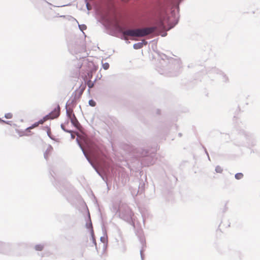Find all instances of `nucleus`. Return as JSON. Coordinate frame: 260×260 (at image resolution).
Wrapping results in <instances>:
<instances>
[{
  "label": "nucleus",
  "mask_w": 260,
  "mask_h": 260,
  "mask_svg": "<svg viewBox=\"0 0 260 260\" xmlns=\"http://www.w3.org/2000/svg\"><path fill=\"white\" fill-rule=\"evenodd\" d=\"M243 177V174L242 173H237L235 175V178L237 180L242 179Z\"/></svg>",
  "instance_id": "b1692460"
},
{
  "label": "nucleus",
  "mask_w": 260,
  "mask_h": 260,
  "mask_svg": "<svg viewBox=\"0 0 260 260\" xmlns=\"http://www.w3.org/2000/svg\"><path fill=\"white\" fill-rule=\"evenodd\" d=\"M44 247V245L42 244H37L35 246V249L37 251H42Z\"/></svg>",
  "instance_id": "4be33fe9"
},
{
  "label": "nucleus",
  "mask_w": 260,
  "mask_h": 260,
  "mask_svg": "<svg viewBox=\"0 0 260 260\" xmlns=\"http://www.w3.org/2000/svg\"><path fill=\"white\" fill-rule=\"evenodd\" d=\"M25 131H26V132H30V129H26V128Z\"/></svg>",
  "instance_id": "864d4df0"
},
{
  "label": "nucleus",
  "mask_w": 260,
  "mask_h": 260,
  "mask_svg": "<svg viewBox=\"0 0 260 260\" xmlns=\"http://www.w3.org/2000/svg\"><path fill=\"white\" fill-rule=\"evenodd\" d=\"M60 127H61V128L66 133H71L72 132V131L71 130H69V129H67L65 128L63 124H61L60 125Z\"/></svg>",
  "instance_id": "bb28decb"
},
{
  "label": "nucleus",
  "mask_w": 260,
  "mask_h": 260,
  "mask_svg": "<svg viewBox=\"0 0 260 260\" xmlns=\"http://www.w3.org/2000/svg\"><path fill=\"white\" fill-rule=\"evenodd\" d=\"M77 102V101L73 98L72 99H70L67 101L66 107H67V106H68L71 108V110L72 109L73 111V108L76 106Z\"/></svg>",
  "instance_id": "4468645a"
},
{
  "label": "nucleus",
  "mask_w": 260,
  "mask_h": 260,
  "mask_svg": "<svg viewBox=\"0 0 260 260\" xmlns=\"http://www.w3.org/2000/svg\"><path fill=\"white\" fill-rule=\"evenodd\" d=\"M79 49H80V48H79V49L78 48V49H77V50H75V51H76V52H79Z\"/></svg>",
  "instance_id": "3c124183"
},
{
  "label": "nucleus",
  "mask_w": 260,
  "mask_h": 260,
  "mask_svg": "<svg viewBox=\"0 0 260 260\" xmlns=\"http://www.w3.org/2000/svg\"><path fill=\"white\" fill-rule=\"evenodd\" d=\"M10 249V244L9 243H4L0 241V253H7Z\"/></svg>",
  "instance_id": "6e6552de"
},
{
  "label": "nucleus",
  "mask_w": 260,
  "mask_h": 260,
  "mask_svg": "<svg viewBox=\"0 0 260 260\" xmlns=\"http://www.w3.org/2000/svg\"><path fill=\"white\" fill-rule=\"evenodd\" d=\"M76 142H77V143L78 145L79 146V147H80V148L81 149V150H82V152H83V151H84V149H83V147H82V145H81V143H80V142H79V141L78 139V138H77V139H76Z\"/></svg>",
  "instance_id": "f704fd0d"
},
{
  "label": "nucleus",
  "mask_w": 260,
  "mask_h": 260,
  "mask_svg": "<svg viewBox=\"0 0 260 260\" xmlns=\"http://www.w3.org/2000/svg\"><path fill=\"white\" fill-rule=\"evenodd\" d=\"M217 78L223 83H228L229 82L228 77L221 71Z\"/></svg>",
  "instance_id": "ddd939ff"
},
{
  "label": "nucleus",
  "mask_w": 260,
  "mask_h": 260,
  "mask_svg": "<svg viewBox=\"0 0 260 260\" xmlns=\"http://www.w3.org/2000/svg\"><path fill=\"white\" fill-rule=\"evenodd\" d=\"M90 236H91V239L92 241V243L95 246H96V241H95V236H94V231H93V229H91L90 230Z\"/></svg>",
  "instance_id": "a211bd4d"
},
{
  "label": "nucleus",
  "mask_w": 260,
  "mask_h": 260,
  "mask_svg": "<svg viewBox=\"0 0 260 260\" xmlns=\"http://www.w3.org/2000/svg\"><path fill=\"white\" fill-rule=\"evenodd\" d=\"M3 119L0 118V122L3 123Z\"/></svg>",
  "instance_id": "603ef678"
},
{
  "label": "nucleus",
  "mask_w": 260,
  "mask_h": 260,
  "mask_svg": "<svg viewBox=\"0 0 260 260\" xmlns=\"http://www.w3.org/2000/svg\"><path fill=\"white\" fill-rule=\"evenodd\" d=\"M53 150V147L51 145H49L47 150L44 153V158L47 160L49 153Z\"/></svg>",
  "instance_id": "dca6fc26"
},
{
  "label": "nucleus",
  "mask_w": 260,
  "mask_h": 260,
  "mask_svg": "<svg viewBox=\"0 0 260 260\" xmlns=\"http://www.w3.org/2000/svg\"><path fill=\"white\" fill-rule=\"evenodd\" d=\"M48 136L52 140H54V137H53L51 134L50 128H48L47 132Z\"/></svg>",
  "instance_id": "473e14b6"
},
{
  "label": "nucleus",
  "mask_w": 260,
  "mask_h": 260,
  "mask_svg": "<svg viewBox=\"0 0 260 260\" xmlns=\"http://www.w3.org/2000/svg\"><path fill=\"white\" fill-rule=\"evenodd\" d=\"M136 37H144L148 35L146 29L144 28H138L135 29Z\"/></svg>",
  "instance_id": "9d476101"
},
{
  "label": "nucleus",
  "mask_w": 260,
  "mask_h": 260,
  "mask_svg": "<svg viewBox=\"0 0 260 260\" xmlns=\"http://www.w3.org/2000/svg\"><path fill=\"white\" fill-rule=\"evenodd\" d=\"M20 121L22 122H23V119H20Z\"/></svg>",
  "instance_id": "13d9d810"
},
{
  "label": "nucleus",
  "mask_w": 260,
  "mask_h": 260,
  "mask_svg": "<svg viewBox=\"0 0 260 260\" xmlns=\"http://www.w3.org/2000/svg\"><path fill=\"white\" fill-rule=\"evenodd\" d=\"M203 148H204V150H205V153L207 154V155H209V154H208V152H207V151L206 148L205 147H203Z\"/></svg>",
  "instance_id": "79ce46f5"
},
{
  "label": "nucleus",
  "mask_w": 260,
  "mask_h": 260,
  "mask_svg": "<svg viewBox=\"0 0 260 260\" xmlns=\"http://www.w3.org/2000/svg\"><path fill=\"white\" fill-rule=\"evenodd\" d=\"M183 0H171L169 12L166 13L163 18H159L156 22V25L145 28L148 35L155 31H169L174 28L179 20V4Z\"/></svg>",
  "instance_id": "f257e3e1"
},
{
  "label": "nucleus",
  "mask_w": 260,
  "mask_h": 260,
  "mask_svg": "<svg viewBox=\"0 0 260 260\" xmlns=\"http://www.w3.org/2000/svg\"><path fill=\"white\" fill-rule=\"evenodd\" d=\"M86 8H87V10H89L88 6V3H86Z\"/></svg>",
  "instance_id": "09e8293b"
},
{
  "label": "nucleus",
  "mask_w": 260,
  "mask_h": 260,
  "mask_svg": "<svg viewBox=\"0 0 260 260\" xmlns=\"http://www.w3.org/2000/svg\"><path fill=\"white\" fill-rule=\"evenodd\" d=\"M221 70L219 69L214 67L212 68L211 69H210L208 72L207 74L209 77H213L214 75H215L217 77L218 76L219 74L220 73Z\"/></svg>",
  "instance_id": "0eeeda50"
},
{
  "label": "nucleus",
  "mask_w": 260,
  "mask_h": 260,
  "mask_svg": "<svg viewBox=\"0 0 260 260\" xmlns=\"http://www.w3.org/2000/svg\"><path fill=\"white\" fill-rule=\"evenodd\" d=\"M78 27H79V29L82 31H83V30H85L87 28L86 25H85V24H78Z\"/></svg>",
  "instance_id": "393cba45"
},
{
  "label": "nucleus",
  "mask_w": 260,
  "mask_h": 260,
  "mask_svg": "<svg viewBox=\"0 0 260 260\" xmlns=\"http://www.w3.org/2000/svg\"><path fill=\"white\" fill-rule=\"evenodd\" d=\"M66 116L69 119H71L72 117V114L71 111V108L69 107V108H67V107H66Z\"/></svg>",
  "instance_id": "412c9836"
},
{
  "label": "nucleus",
  "mask_w": 260,
  "mask_h": 260,
  "mask_svg": "<svg viewBox=\"0 0 260 260\" xmlns=\"http://www.w3.org/2000/svg\"><path fill=\"white\" fill-rule=\"evenodd\" d=\"M160 111L159 109H157V114H160Z\"/></svg>",
  "instance_id": "a18cd8bd"
},
{
  "label": "nucleus",
  "mask_w": 260,
  "mask_h": 260,
  "mask_svg": "<svg viewBox=\"0 0 260 260\" xmlns=\"http://www.w3.org/2000/svg\"><path fill=\"white\" fill-rule=\"evenodd\" d=\"M4 117L6 119H11L13 117V114L11 113H6L4 115Z\"/></svg>",
  "instance_id": "cd10ccee"
},
{
  "label": "nucleus",
  "mask_w": 260,
  "mask_h": 260,
  "mask_svg": "<svg viewBox=\"0 0 260 260\" xmlns=\"http://www.w3.org/2000/svg\"><path fill=\"white\" fill-rule=\"evenodd\" d=\"M162 60L166 59L168 60L169 66L168 69L169 70V76H177L179 73V70L181 68V62L180 58L176 57L175 58L170 57L169 58L167 55L162 54L160 56Z\"/></svg>",
  "instance_id": "f03ea898"
},
{
  "label": "nucleus",
  "mask_w": 260,
  "mask_h": 260,
  "mask_svg": "<svg viewBox=\"0 0 260 260\" xmlns=\"http://www.w3.org/2000/svg\"><path fill=\"white\" fill-rule=\"evenodd\" d=\"M39 125V123L37 122H35L31 126L28 127L26 128V129H31L34 127H37Z\"/></svg>",
  "instance_id": "7c9ffc66"
},
{
  "label": "nucleus",
  "mask_w": 260,
  "mask_h": 260,
  "mask_svg": "<svg viewBox=\"0 0 260 260\" xmlns=\"http://www.w3.org/2000/svg\"><path fill=\"white\" fill-rule=\"evenodd\" d=\"M117 212L119 213V216L121 219L132 225L134 229H135L133 218L134 213L127 205L123 204L120 205Z\"/></svg>",
  "instance_id": "7ed1b4c3"
},
{
  "label": "nucleus",
  "mask_w": 260,
  "mask_h": 260,
  "mask_svg": "<svg viewBox=\"0 0 260 260\" xmlns=\"http://www.w3.org/2000/svg\"><path fill=\"white\" fill-rule=\"evenodd\" d=\"M88 216L89 220L86 222L85 226H86V228L87 229H89V231L90 232V230L91 229H93V228H92V224L91 220L90 217V214H89V212H88Z\"/></svg>",
  "instance_id": "2eb2a0df"
},
{
  "label": "nucleus",
  "mask_w": 260,
  "mask_h": 260,
  "mask_svg": "<svg viewBox=\"0 0 260 260\" xmlns=\"http://www.w3.org/2000/svg\"><path fill=\"white\" fill-rule=\"evenodd\" d=\"M45 2H46L48 4L50 5H52L51 4L48 3V2H47L46 1L44 0Z\"/></svg>",
  "instance_id": "8fccbe9b"
},
{
  "label": "nucleus",
  "mask_w": 260,
  "mask_h": 260,
  "mask_svg": "<svg viewBox=\"0 0 260 260\" xmlns=\"http://www.w3.org/2000/svg\"><path fill=\"white\" fill-rule=\"evenodd\" d=\"M65 185H63L62 186H59L58 184H55V186L56 187V188H58V190H59L60 192H61L62 193H64V190H66V186L68 185V184H66V187L64 186Z\"/></svg>",
  "instance_id": "aec40b11"
},
{
  "label": "nucleus",
  "mask_w": 260,
  "mask_h": 260,
  "mask_svg": "<svg viewBox=\"0 0 260 260\" xmlns=\"http://www.w3.org/2000/svg\"><path fill=\"white\" fill-rule=\"evenodd\" d=\"M60 112V106L58 104L56 108H54V109L53 111H52L49 114L43 117V119L45 121H46L49 119H53L56 118L59 116Z\"/></svg>",
  "instance_id": "423d86ee"
},
{
  "label": "nucleus",
  "mask_w": 260,
  "mask_h": 260,
  "mask_svg": "<svg viewBox=\"0 0 260 260\" xmlns=\"http://www.w3.org/2000/svg\"><path fill=\"white\" fill-rule=\"evenodd\" d=\"M3 123L8 124V125H12V121H6V120H3Z\"/></svg>",
  "instance_id": "e433bc0d"
},
{
  "label": "nucleus",
  "mask_w": 260,
  "mask_h": 260,
  "mask_svg": "<svg viewBox=\"0 0 260 260\" xmlns=\"http://www.w3.org/2000/svg\"><path fill=\"white\" fill-rule=\"evenodd\" d=\"M68 6V5H63V6H61V7H64V6Z\"/></svg>",
  "instance_id": "4d7b16f0"
},
{
  "label": "nucleus",
  "mask_w": 260,
  "mask_h": 260,
  "mask_svg": "<svg viewBox=\"0 0 260 260\" xmlns=\"http://www.w3.org/2000/svg\"><path fill=\"white\" fill-rule=\"evenodd\" d=\"M215 171L218 173H221L222 172V169L219 166H217L215 168Z\"/></svg>",
  "instance_id": "c756f323"
},
{
  "label": "nucleus",
  "mask_w": 260,
  "mask_h": 260,
  "mask_svg": "<svg viewBox=\"0 0 260 260\" xmlns=\"http://www.w3.org/2000/svg\"><path fill=\"white\" fill-rule=\"evenodd\" d=\"M88 104L91 107H94L96 105V102L93 100L91 99L89 100Z\"/></svg>",
  "instance_id": "a878e982"
},
{
  "label": "nucleus",
  "mask_w": 260,
  "mask_h": 260,
  "mask_svg": "<svg viewBox=\"0 0 260 260\" xmlns=\"http://www.w3.org/2000/svg\"><path fill=\"white\" fill-rule=\"evenodd\" d=\"M12 125L13 126H14V127L17 126V125H16V124H15V123H13V124H12Z\"/></svg>",
  "instance_id": "49530a36"
},
{
  "label": "nucleus",
  "mask_w": 260,
  "mask_h": 260,
  "mask_svg": "<svg viewBox=\"0 0 260 260\" xmlns=\"http://www.w3.org/2000/svg\"><path fill=\"white\" fill-rule=\"evenodd\" d=\"M125 31L127 36L136 37L135 29H129L125 30Z\"/></svg>",
  "instance_id": "f3484780"
},
{
  "label": "nucleus",
  "mask_w": 260,
  "mask_h": 260,
  "mask_svg": "<svg viewBox=\"0 0 260 260\" xmlns=\"http://www.w3.org/2000/svg\"><path fill=\"white\" fill-rule=\"evenodd\" d=\"M126 34L125 30H123L122 28H119L117 30V35L116 36L119 37L122 40H126Z\"/></svg>",
  "instance_id": "9b49d317"
},
{
  "label": "nucleus",
  "mask_w": 260,
  "mask_h": 260,
  "mask_svg": "<svg viewBox=\"0 0 260 260\" xmlns=\"http://www.w3.org/2000/svg\"><path fill=\"white\" fill-rule=\"evenodd\" d=\"M70 134H71V138H72V139H74L75 136H74L72 134V133H70Z\"/></svg>",
  "instance_id": "c03bdc74"
},
{
  "label": "nucleus",
  "mask_w": 260,
  "mask_h": 260,
  "mask_svg": "<svg viewBox=\"0 0 260 260\" xmlns=\"http://www.w3.org/2000/svg\"><path fill=\"white\" fill-rule=\"evenodd\" d=\"M85 87H83L80 90H76L72 95V96H73V99L78 101L81 96L83 91L84 90Z\"/></svg>",
  "instance_id": "1a4fd4ad"
},
{
  "label": "nucleus",
  "mask_w": 260,
  "mask_h": 260,
  "mask_svg": "<svg viewBox=\"0 0 260 260\" xmlns=\"http://www.w3.org/2000/svg\"><path fill=\"white\" fill-rule=\"evenodd\" d=\"M207 156H208V159L210 160V159L209 155H207Z\"/></svg>",
  "instance_id": "6e6d98bb"
},
{
  "label": "nucleus",
  "mask_w": 260,
  "mask_h": 260,
  "mask_svg": "<svg viewBox=\"0 0 260 260\" xmlns=\"http://www.w3.org/2000/svg\"><path fill=\"white\" fill-rule=\"evenodd\" d=\"M44 122L45 121L44 120V119L42 118L38 121V123H39V124H42L44 123Z\"/></svg>",
  "instance_id": "4c0bfd02"
},
{
  "label": "nucleus",
  "mask_w": 260,
  "mask_h": 260,
  "mask_svg": "<svg viewBox=\"0 0 260 260\" xmlns=\"http://www.w3.org/2000/svg\"><path fill=\"white\" fill-rule=\"evenodd\" d=\"M143 222L144 224H145V219H144V217H143Z\"/></svg>",
  "instance_id": "5fc2aeb1"
},
{
  "label": "nucleus",
  "mask_w": 260,
  "mask_h": 260,
  "mask_svg": "<svg viewBox=\"0 0 260 260\" xmlns=\"http://www.w3.org/2000/svg\"><path fill=\"white\" fill-rule=\"evenodd\" d=\"M71 113L72 114V118L70 119V121L73 125H74L75 127H78V126L80 124L77 118L75 115L72 109L71 110Z\"/></svg>",
  "instance_id": "f8f14e48"
},
{
  "label": "nucleus",
  "mask_w": 260,
  "mask_h": 260,
  "mask_svg": "<svg viewBox=\"0 0 260 260\" xmlns=\"http://www.w3.org/2000/svg\"><path fill=\"white\" fill-rule=\"evenodd\" d=\"M84 156L85 157V158H86L87 160L88 161V162L90 164V165L93 168H94V164L92 163V162L91 161V160L90 159V158L88 157V156L87 155L86 153H85V152L84 151L82 152Z\"/></svg>",
  "instance_id": "5701e85b"
},
{
  "label": "nucleus",
  "mask_w": 260,
  "mask_h": 260,
  "mask_svg": "<svg viewBox=\"0 0 260 260\" xmlns=\"http://www.w3.org/2000/svg\"><path fill=\"white\" fill-rule=\"evenodd\" d=\"M182 134H181V133H180L178 134V136H179V137H181L182 136Z\"/></svg>",
  "instance_id": "de8ad7c7"
},
{
  "label": "nucleus",
  "mask_w": 260,
  "mask_h": 260,
  "mask_svg": "<svg viewBox=\"0 0 260 260\" xmlns=\"http://www.w3.org/2000/svg\"><path fill=\"white\" fill-rule=\"evenodd\" d=\"M167 35V33L166 32H164L161 34V37H166Z\"/></svg>",
  "instance_id": "a19ab883"
},
{
  "label": "nucleus",
  "mask_w": 260,
  "mask_h": 260,
  "mask_svg": "<svg viewBox=\"0 0 260 260\" xmlns=\"http://www.w3.org/2000/svg\"><path fill=\"white\" fill-rule=\"evenodd\" d=\"M156 154L154 152L150 153L149 151L140 149L139 150L138 156L140 158L141 164L144 166L152 165L155 163Z\"/></svg>",
  "instance_id": "20e7f679"
},
{
  "label": "nucleus",
  "mask_w": 260,
  "mask_h": 260,
  "mask_svg": "<svg viewBox=\"0 0 260 260\" xmlns=\"http://www.w3.org/2000/svg\"><path fill=\"white\" fill-rule=\"evenodd\" d=\"M143 46V42H138L137 43H135L133 45V48L135 49H140L142 48Z\"/></svg>",
  "instance_id": "6ab92c4d"
},
{
  "label": "nucleus",
  "mask_w": 260,
  "mask_h": 260,
  "mask_svg": "<svg viewBox=\"0 0 260 260\" xmlns=\"http://www.w3.org/2000/svg\"><path fill=\"white\" fill-rule=\"evenodd\" d=\"M94 170L96 171V172L99 174V176H100L103 180H104V177L101 175V174L99 172V171L98 170L96 167L94 166V168H93Z\"/></svg>",
  "instance_id": "c9c22d12"
},
{
  "label": "nucleus",
  "mask_w": 260,
  "mask_h": 260,
  "mask_svg": "<svg viewBox=\"0 0 260 260\" xmlns=\"http://www.w3.org/2000/svg\"><path fill=\"white\" fill-rule=\"evenodd\" d=\"M109 64L108 62H105L102 63L103 68L105 70H108L109 68Z\"/></svg>",
  "instance_id": "c85d7f7f"
},
{
  "label": "nucleus",
  "mask_w": 260,
  "mask_h": 260,
  "mask_svg": "<svg viewBox=\"0 0 260 260\" xmlns=\"http://www.w3.org/2000/svg\"><path fill=\"white\" fill-rule=\"evenodd\" d=\"M140 255H141V260H144V254H143L142 250H140Z\"/></svg>",
  "instance_id": "58836bf2"
},
{
  "label": "nucleus",
  "mask_w": 260,
  "mask_h": 260,
  "mask_svg": "<svg viewBox=\"0 0 260 260\" xmlns=\"http://www.w3.org/2000/svg\"><path fill=\"white\" fill-rule=\"evenodd\" d=\"M142 42H143V46L144 45H146L147 44V41H143Z\"/></svg>",
  "instance_id": "37998d69"
},
{
  "label": "nucleus",
  "mask_w": 260,
  "mask_h": 260,
  "mask_svg": "<svg viewBox=\"0 0 260 260\" xmlns=\"http://www.w3.org/2000/svg\"><path fill=\"white\" fill-rule=\"evenodd\" d=\"M250 135L245 131L242 132L237 138V145L239 146L245 145L250 141Z\"/></svg>",
  "instance_id": "39448f33"
},
{
  "label": "nucleus",
  "mask_w": 260,
  "mask_h": 260,
  "mask_svg": "<svg viewBox=\"0 0 260 260\" xmlns=\"http://www.w3.org/2000/svg\"><path fill=\"white\" fill-rule=\"evenodd\" d=\"M76 43L78 44L79 43H80L79 44V46H80V47H81V49H84V48H83V42H82L79 39V40H77V41H76Z\"/></svg>",
  "instance_id": "2f4dec72"
},
{
  "label": "nucleus",
  "mask_w": 260,
  "mask_h": 260,
  "mask_svg": "<svg viewBox=\"0 0 260 260\" xmlns=\"http://www.w3.org/2000/svg\"><path fill=\"white\" fill-rule=\"evenodd\" d=\"M140 241L141 243H142V244L143 245H144L143 242L145 241L143 237H140Z\"/></svg>",
  "instance_id": "ea45409f"
},
{
  "label": "nucleus",
  "mask_w": 260,
  "mask_h": 260,
  "mask_svg": "<svg viewBox=\"0 0 260 260\" xmlns=\"http://www.w3.org/2000/svg\"><path fill=\"white\" fill-rule=\"evenodd\" d=\"M100 240L102 243H105L107 242V237H105L104 236H102L100 238Z\"/></svg>",
  "instance_id": "72a5a7b5"
}]
</instances>
